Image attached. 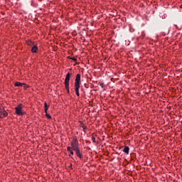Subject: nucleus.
Returning a JSON list of instances; mask_svg holds the SVG:
<instances>
[{
    "mask_svg": "<svg viewBox=\"0 0 182 182\" xmlns=\"http://www.w3.org/2000/svg\"><path fill=\"white\" fill-rule=\"evenodd\" d=\"M23 86L25 90H26V89H28V87H29V86L26 85V84H24Z\"/></svg>",
    "mask_w": 182,
    "mask_h": 182,
    "instance_id": "16",
    "label": "nucleus"
},
{
    "mask_svg": "<svg viewBox=\"0 0 182 182\" xmlns=\"http://www.w3.org/2000/svg\"><path fill=\"white\" fill-rule=\"evenodd\" d=\"M83 129H86L85 127H83Z\"/></svg>",
    "mask_w": 182,
    "mask_h": 182,
    "instance_id": "19",
    "label": "nucleus"
},
{
    "mask_svg": "<svg viewBox=\"0 0 182 182\" xmlns=\"http://www.w3.org/2000/svg\"><path fill=\"white\" fill-rule=\"evenodd\" d=\"M67 150H68V151H69L70 153V151H72L73 150V148H72V146H68L67 148Z\"/></svg>",
    "mask_w": 182,
    "mask_h": 182,
    "instance_id": "13",
    "label": "nucleus"
},
{
    "mask_svg": "<svg viewBox=\"0 0 182 182\" xmlns=\"http://www.w3.org/2000/svg\"><path fill=\"white\" fill-rule=\"evenodd\" d=\"M65 89H66L68 93H70V91H69V85H68V87L66 86V85H65Z\"/></svg>",
    "mask_w": 182,
    "mask_h": 182,
    "instance_id": "15",
    "label": "nucleus"
},
{
    "mask_svg": "<svg viewBox=\"0 0 182 182\" xmlns=\"http://www.w3.org/2000/svg\"><path fill=\"white\" fill-rule=\"evenodd\" d=\"M71 60H73L74 62H77V59H76L75 58H69Z\"/></svg>",
    "mask_w": 182,
    "mask_h": 182,
    "instance_id": "14",
    "label": "nucleus"
},
{
    "mask_svg": "<svg viewBox=\"0 0 182 182\" xmlns=\"http://www.w3.org/2000/svg\"><path fill=\"white\" fill-rule=\"evenodd\" d=\"M15 109L16 114L18 116L23 115V112L22 111V105H18Z\"/></svg>",
    "mask_w": 182,
    "mask_h": 182,
    "instance_id": "2",
    "label": "nucleus"
},
{
    "mask_svg": "<svg viewBox=\"0 0 182 182\" xmlns=\"http://www.w3.org/2000/svg\"><path fill=\"white\" fill-rule=\"evenodd\" d=\"M8 116V112L6 111H3L1 113V117H6Z\"/></svg>",
    "mask_w": 182,
    "mask_h": 182,
    "instance_id": "10",
    "label": "nucleus"
},
{
    "mask_svg": "<svg viewBox=\"0 0 182 182\" xmlns=\"http://www.w3.org/2000/svg\"><path fill=\"white\" fill-rule=\"evenodd\" d=\"M75 86L80 87V74H77L76 75Z\"/></svg>",
    "mask_w": 182,
    "mask_h": 182,
    "instance_id": "4",
    "label": "nucleus"
},
{
    "mask_svg": "<svg viewBox=\"0 0 182 182\" xmlns=\"http://www.w3.org/2000/svg\"><path fill=\"white\" fill-rule=\"evenodd\" d=\"M70 76H72V73H68L65 79V85L68 87L69 85V82L70 80Z\"/></svg>",
    "mask_w": 182,
    "mask_h": 182,
    "instance_id": "3",
    "label": "nucleus"
},
{
    "mask_svg": "<svg viewBox=\"0 0 182 182\" xmlns=\"http://www.w3.org/2000/svg\"><path fill=\"white\" fill-rule=\"evenodd\" d=\"M70 154L73 156L74 153H73V149L72 151H70Z\"/></svg>",
    "mask_w": 182,
    "mask_h": 182,
    "instance_id": "17",
    "label": "nucleus"
},
{
    "mask_svg": "<svg viewBox=\"0 0 182 182\" xmlns=\"http://www.w3.org/2000/svg\"><path fill=\"white\" fill-rule=\"evenodd\" d=\"M44 110H45V113H46V112H48V110L49 109V105H48V104L46 102L44 103Z\"/></svg>",
    "mask_w": 182,
    "mask_h": 182,
    "instance_id": "11",
    "label": "nucleus"
},
{
    "mask_svg": "<svg viewBox=\"0 0 182 182\" xmlns=\"http://www.w3.org/2000/svg\"><path fill=\"white\" fill-rule=\"evenodd\" d=\"M93 141H95V137H92Z\"/></svg>",
    "mask_w": 182,
    "mask_h": 182,
    "instance_id": "18",
    "label": "nucleus"
},
{
    "mask_svg": "<svg viewBox=\"0 0 182 182\" xmlns=\"http://www.w3.org/2000/svg\"><path fill=\"white\" fill-rule=\"evenodd\" d=\"M23 85H25L24 83H21L19 82H16L15 84H14V86L17 87H22L23 86Z\"/></svg>",
    "mask_w": 182,
    "mask_h": 182,
    "instance_id": "9",
    "label": "nucleus"
},
{
    "mask_svg": "<svg viewBox=\"0 0 182 182\" xmlns=\"http://www.w3.org/2000/svg\"><path fill=\"white\" fill-rule=\"evenodd\" d=\"M71 147L73 150L79 149V141H77V139L73 138V141H71Z\"/></svg>",
    "mask_w": 182,
    "mask_h": 182,
    "instance_id": "1",
    "label": "nucleus"
},
{
    "mask_svg": "<svg viewBox=\"0 0 182 182\" xmlns=\"http://www.w3.org/2000/svg\"><path fill=\"white\" fill-rule=\"evenodd\" d=\"M123 151L126 154H129V151H130V148H129V146H124Z\"/></svg>",
    "mask_w": 182,
    "mask_h": 182,
    "instance_id": "6",
    "label": "nucleus"
},
{
    "mask_svg": "<svg viewBox=\"0 0 182 182\" xmlns=\"http://www.w3.org/2000/svg\"><path fill=\"white\" fill-rule=\"evenodd\" d=\"M73 151H75L77 157H79V159H82L83 156H82V154H80V149H79V148L73 149Z\"/></svg>",
    "mask_w": 182,
    "mask_h": 182,
    "instance_id": "5",
    "label": "nucleus"
},
{
    "mask_svg": "<svg viewBox=\"0 0 182 182\" xmlns=\"http://www.w3.org/2000/svg\"><path fill=\"white\" fill-rule=\"evenodd\" d=\"M46 117L48 119H52V117L49 114H48V112H46Z\"/></svg>",
    "mask_w": 182,
    "mask_h": 182,
    "instance_id": "12",
    "label": "nucleus"
},
{
    "mask_svg": "<svg viewBox=\"0 0 182 182\" xmlns=\"http://www.w3.org/2000/svg\"><path fill=\"white\" fill-rule=\"evenodd\" d=\"M79 89H80V87L75 86V93H76L77 96H78V97L80 96Z\"/></svg>",
    "mask_w": 182,
    "mask_h": 182,
    "instance_id": "8",
    "label": "nucleus"
},
{
    "mask_svg": "<svg viewBox=\"0 0 182 182\" xmlns=\"http://www.w3.org/2000/svg\"><path fill=\"white\" fill-rule=\"evenodd\" d=\"M31 52L33 53H36V52H38V47L36 46H34L32 48H31Z\"/></svg>",
    "mask_w": 182,
    "mask_h": 182,
    "instance_id": "7",
    "label": "nucleus"
}]
</instances>
